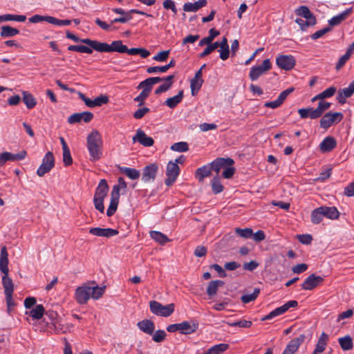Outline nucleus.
Segmentation results:
<instances>
[{"label":"nucleus","instance_id":"ea45409f","mask_svg":"<svg viewBox=\"0 0 354 354\" xmlns=\"http://www.w3.org/2000/svg\"><path fill=\"white\" fill-rule=\"evenodd\" d=\"M328 335L323 332L319 337L318 342L316 344L315 352L323 353L327 345Z\"/></svg>","mask_w":354,"mask_h":354},{"label":"nucleus","instance_id":"412c9836","mask_svg":"<svg viewBox=\"0 0 354 354\" xmlns=\"http://www.w3.org/2000/svg\"><path fill=\"white\" fill-rule=\"evenodd\" d=\"M93 118V114L89 111H84L82 113H75L72 114L68 118V122L69 124H75L77 122H80L81 121H84L86 123H88L91 121Z\"/></svg>","mask_w":354,"mask_h":354},{"label":"nucleus","instance_id":"aec40b11","mask_svg":"<svg viewBox=\"0 0 354 354\" xmlns=\"http://www.w3.org/2000/svg\"><path fill=\"white\" fill-rule=\"evenodd\" d=\"M89 233L100 237L110 238L119 234L118 230L112 228L91 227Z\"/></svg>","mask_w":354,"mask_h":354},{"label":"nucleus","instance_id":"4468645a","mask_svg":"<svg viewBox=\"0 0 354 354\" xmlns=\"http://www.w3.org/2000/svg\"><path fill=\"white\" fill-rule=\"evenodd\" d=\"M323 281L324 278L322 277L311 274L305 279L301 286L303 290H311L317 288Z\"/></svg>","mask_w":354,"mask_h":354},{"label":"nucleus","instance_id":"9d476101","mask_svg":"<svg viewBox=\"0 0 354 354\" xmlns=\"http://www.w3.org/2000/svg\"><path fill=\"white\" fill-rule=\"evenodd\" d=\"M271 68V63L269 59L263 60L261 65L254 66L251 68L249 77L251 80H257L261 75Z\"/></svg>","mask_w":354,"mask_h":354},{"label":"nucleus","instance_id":"5701e85b","mask_svg":"<svg viewBox=\"0 0 354 354\" xmlns=\"http://www.w3.org/2000/svg\"><path fill=\"white\" fill-rule=\"evenodd\" d=\"M295 14L308 20L310 24H316L317 19L310 9L306 6H301L295 10Z\"/></svg>","mask_w":354,"mask_h":354},{"label":"nucleus","instance_id":"603ef678","mask_svg":"<svg viewBox=\"0 0 354 354\" xmlns=\"http://www.w3.org/2000/svg\"><path fill=\"white\" fill-rule=\"evenodd\" d=\"M330 105L331 104L330 102L320 101L317 107L315 109V112L314 113H315V115H319V117H321L324 112L330 108Z\"/></svg>","mask_w":354,"mask_h":354},{"label":"nucleus","instance_id":"bf43d9fd","mask_svg":"<svg viewBox=\"0 0 354 354\" xmlns=\"http://www.w3.org/2000/svg\"><path fill=\"white\" fill-rule=\"evenodd\" d=\"M208 46L204 49V50L200 54V57H204L209 55L212 51L218 48V41L213 44H207Z\"/></svg>","mask_w":354,"mask_h":354},{"label":"nucleus","instance_id":"5fc2aeb1","mask_svg":"<svg viewBox=\"0 0 354 354\" xmlns=\"http://www.w3.org/2000/svg\"><path fill=\"white\" fill-rule=\"evenodd\" d=\"M235 232L241 237L245 238V239H249L251 238L253 235V231L251 228L247 227L244 229L241 228H236Z\"/></svg>","mask_w":354,"mask_h":354},{"label":"nucleus","instance_id":"9b49d317","mask_svg":"<svg viewBox=\"0 0 354 354\" xmlns=\"http://www.w3.org/2000/svg\"><path fill=\"white\" fill-rule=\"evenodd\" d=\"M276 64L281 69L290 71L295 66L296 60L291 55H279L276 58Z\"/></svg>","mask_w":354,"mask_h":354},{"label":"nucleus","instance_id":"680f3d73","mask_svg":"<svg viewBox=\"0 0 354 354\" xmlns=\"http://www.w3.org/2000/svg\"><path fill=\"white\" fill-rule=\"evenodd\" d=\"M150 93H149V89H143L142 92L134 99V101L139 102V105H142L144 101L148 97Z\"/></svg>","mask_w":354,"mask_h":354},{"label":"nucleus","instance_id":"13d9d810","mask_svg":"<svg viewBox=\"0 0 354 354\" xmlns=\"http://www.w3.org/2000/svg\"><path fill=\"white\" fill-rule=\"evenodd\" d=\"M230 326H239L241 328H250L252 325V322L251 321H248L245 319H241L237 322L227 323Z\"/></svg>","mask_w":354,"mask_h":354},{"label":"nucleus","instance_id":"a18cd8bd","mask_svg":"<svg viewBox=\"0 0 354 354\" xmlns=\"http://www.w3.org/2000/svg\"><path fill=\"white\" fill-rule=\"evenodd\" d=\"M260 288H255L252 294H245L241 297V301L243 304H248L252 301H254L260 293Z\"/></svg>","mask_w":354,"mask_h":354},{"label":"nucleus","instance_id":"4c0bfd02","mask_svg":"<svg viewBox=\"0 0 354 354\" xmlns=\"http://www.w3.org/2000/svg\"><path fill=\"white\" fill-rule=\"evenodd\" d=\"M119 169L121 173L125 174L132 180L138 179L140 176V171L134 168L121 167Z\"/></svg>","mask_w":354,"mask_h":354},{"label":"nucleus","instance_id":"6e6552de","mask_svg":"<svg viewBox=\"0 0 354 354\" xmlns=\"http://www.w3.org/2000/svg\"><path fill=\"white\" fill-rule=\"evenodd\" d=\"M344 115L340 112H328L324 114L320 120V127L328 129L333 124L339 123L343 119Z\"/></svg>","mask_w":354,"mask_h":354},{"label":"nucleus","instance_id":"2eb2a0df","mask_svg":"<svg viewBox=\"0 0 354 354\" xmlns=\"http://www.w3.org/2000/svg\"><path fill=\"white\" fill-rule=\"evenodd\" d=\"M27 153L25 150L21 151L18 153H12L10 152H3L0 154V167L3 166L7 161H18L24 160Z\"/></svg>","mask_w":354,"mask_h":354},{"label":"nucleus","instance_id":"ddd939ff","mask_svg":"<svg viewBox=\"0 0 354 354\" xmlns=\"http://www.w3.org/2000/svg\"><path fill=\"white\" fill-rule=\"evenodd\" d=\"M158 169V167L155 163L145 166L142 170V180L145 183L154 181Z\"/></svg>","mask_w":354,"mask_h":354},{"label":"nucleus","instance_id":"39448f33","mask_svg":"<svg viewBox=\"0 0 354 354\" xmlns=\"http://www.w3.org/2000/svg\"><path fill=\"white\" fill-rule=\"evenodd\" d=\"M109 191V186L105 179L100 180L94 195L93 202L96 209L103 213L104 211V199Z\"/></svg>","mask_w":354,"mask_h":354},{"label":"nucleus","instance_id":"bb28decb","mask_svg":"<svg viewBox=\"0 0 354 354\" xmlns=\"http://www.w3.org/2000/svg\"><path fill=\"white\" fill-rule=\"evenodd\" d=\"M212 167L209 164L198 168L195 171V177L199 182H203L204 179L212 174Z\"/></svg>","mask_w":354,"mask_h":354},{"label":"nucleus","instance_id":"0eeeda50","mask_svg":"<svg viewBox=\"0 0 354 354\" xmlns=\"http://www.w3.org/2000/svg\"><path fill=\"white\" fill-rule=\"evenodd\" d=\"M55 166V158L51 151H48L42 160L41 165L37 170V174L39 177L44 176L48 173Z\"/></svg>","mask_w":354,"mask_h":354},{"label":"nucleus","instance_id":"69168bd1","mask_svg":"<svg viewBox=\"0 0 354 354\" xmlns=\"http://www.w3.org/2000/svg\"><path fill=\"white\" fill-rule=\"evenodd\" d=\"M337 91L336 87L335 86H330L326 90H324L323 92L319 93V97H322L324 99L333 96Z\"/></svg>","mask_w":354,"mask_h":354},{"label":"nucleus","instance_id":"052dcab7","mask_svg":"<svg viewBox=\"0 0 354 354\" xmlns=\"http://www.w3.org/2000/svg\"><path fill=\"white\" fill-rule=\"evenodd\" d=\"M344 20V15H337L334 16L328 21L330 27L335 26L340 24Z\"/></svg>","mask_w":354,"mask_h":354},{"label":"nucleus","instance_id":"49530a36","mask_svg":"<svg viewBox=\"0 0 354 354\" xmlns=\"http://www.w3.org/2000/svg\"><path fill=\"white\" fill-rule=\"evenodd\" d=\"M219 35V31L216 30V29L214 28H211L209 30V36L207 37H204L200 41H199V46H203L204 45H206V44H209L212 43V41H213V39Z\"/></svg>","mask_w":354,"mask_h":354},{"label":"nucleus","instance_id":"338daca9","mask_svg":"<svg viewBox=\"0 0 354 354\" xmlns=\"http://www.w3.org/2000/svg\"><path fill=\"white\" fill-rule=\"evenodd\" d=\"M63 162L66 167L69 166L73 163V158L69 149L66 151H63Z\"/></svg>","mask_w":354,"mask_h":354},{"label":"nucleus","instance_id":"cd10ccee","mask_svg":"<svg viewBox=\"0 0 354 354\" xmlns=\"http://www.w3.org/2000/svg\"><path fill=\"white\" fill-rule=\"evenodd\" d=\"M207 3V0H198L194 3H185L183 5V10L185 12H196L201 8L205 7Z\"/></svg>","mask_w":354,"mask_h":354},{"label":"nucleus","instance_id":"2f4dec72","mask_svg":"<svg viewBox=\"0 0 354 354\" xmlns=\"http://www.w3.org/2000/svg\"><path fill=\"white\" fill-rule=\"evenodd\" d=\"M229 348L227 344H218L207 349L203 354H222Z\"/></svg>","mask_w":354,"mask_h":354},{"label":"nucleus","instance_id":"864d4df0","mask_svg":"<svg viewBox=\"0 0 354 354\" xmlns=\"http://www.w3.org/2000/svg\"><path fill=\"white\" fill-rule=\"evenodd\" d=\"M51 16H41L39 15H35L29 18V21L30 23L36 24L41 21H46L49 24H51Z\"/></svg>","mask_w":354,"mask_h":354},{"label":"nucleus","instance_id":"4d7b16f0","mask_svg":"<svg viewBox=\"0 0 354 354\" xmlns=\"http://www.w3.org/2000/svg\"><path fill=\"white\" fill-rule=\"evenodd\" d=\"M167 336V333L163 330H158L155 332L152 337V339L157 343L163 342Z\"/></svg>","mask_w":354,"mask_h":354},{"label":"nucleus","instance_id":"a211bd4d","mask_svg":"<svg viewBox=\"0 0 354 354\" xmlns=\"http://www.w3.org/2000/svg\"><path fill=\"white\" fill-rule=\"evenodd\" d=\"M306 335L301 334L298 337L291 339L282 354H294L299 348V346L304 342Z\"/></svg>","mask_w":354,"mask_h":354},{"label":"nucleus","instance_id":"f8f14e48","mask_svg":"<svg viewBox=\"0 0 354 354\" xmlns=\"http://www.w3.org/2000/svg\"><path fill=\"white\" fill-rule=\"evenodd\" d=\"M298 302L295 300H290L286 302L283 306L275 308L274 310L271 311L268 315L263 317L261 320L265 321L267 319H271L274 317L281 315L285 313L290 308H295L297 306Z\"/></svg>","mask_w":354,"mask_h":354},{"label":"nucleus","instance_id":"c85d7f7f","mask_svg":"<svg viewBox=\"0 0 354 354\" xmlns=\"http://www.w3.org/2000/svg\"><path fill=\"white\" fill-rule=\"evenodd\" d=\"M319 209L322 210L324 216L328 218L334 220L337 219L339 216V212L335 207L321 206Z\"/></svg>","mask_w":354,"mask_h":354},{"label":"nucleus","instance_id":"a19ab883","mask_svg":"<svg viewBox=\"0 0 354 354\" xmlns=\"http://www.w3.org/2000/svg\"><path fill=\"white\" fill-rule=\"evenodd\" d=\"M212 190L214 194H217L223 191V186L221 184V179L218 175L213 177L211 183Z\"/></svg>","mask_w":354,"mask_h":354},{"label":"nucleus","instance_id":"c9c22d12","mask_svg":"<svg viewBox=\"0 0 354 354\" xmlns=\"http://www.w3.org/2000/svg\"><path fill=\"white\" fill-rule=\"evenodd\" d=\"M23 101L28 109H33L37 104L35 97L28 91H23Z\"/></svg>","mask_w":354,"mask_h":354},{"label":"nucleus","instance_id":"c756f323","mask_svg":"<svg viewBox=\"0 0 354 354\" xmlns=\"http://www.w3.org/2000/svg\"><path fill=\"white\" fill-rule=\"evenodd\" d=\"M174 75H170L165 77V83L160 85L156 90L155 94L159 95L168 91L174 83Z\"/></svg>","mask_w":354,"mask_h":354},{"label":"nucleus","instance_id":"7ed1b4c3","mask_svg":"<svg viewBox=\"0 0 354 354\" xmlns=\"http://www.w3.org/2000/svg\"><path fill=\"white\" fill-rule=\"evenodd\" d=\"M82 43L88 45V46L83 45H71L68 47L70 51H76L79 53H84L91 54L93 49L100 53H109V44L104 42H100L97 40H92L90 39H84Z\"/></svg>","mask_w":354,"mask_h":354},{"label":"nucleus","instance_id":"de8ad7c7","mask_svg":"<svg viewBox=\"0 0 354 354\" xmlns=\"http://www.w3.org/2000/svg\"><path fill=\"white\" fill-rule=\"evenodd\" d=\"M203 83V80L194 77L191 80V91L192 95H195L201 89Z\"/></svg>","mask_w":354,"mask_h":354},{"label":"nucleus","instance_id":"4be33fe9","mask_svg":"<svg viewBox=\"0 0 354 354\" xmlns=\"http://www.w3.org/2000/svg\"><path fill=\"white\" fill-rule=\"evenodd\" d=\"M353 93L354 80L349 84L348 87L339 89L337 100L340 104H344L346 102V99L351 97Z\"/></svg>","mask_w":354,"mask_h":354},{"label":"nucleus","instance_id":"0e129e2a","mask_svg":"<svg viewBox=\"0 0 354 354\" xmlns=\"http://www.w3.org/2000/svg\"><path fill=\"white\" fill-rule=\"evenodd\" d=\"M169 52V50L160 51L153 57V59L157 62H165L168 58Z\"/></svg>","mask_w":354,"mask_h":354},{"label":"nucleus","instance_id":"37998d69","mask_svg":"<svg viewBox=\"0 0 354 354\" xmlns=\"http://www.w3.org/2000/svg\"><path fill=\"white\" fill-rule=\"evenodd\" d=\"M26 17L25 15H17L10 14L0 15V23L8 21H16L19 22H24L26 21Z\"/></svg>","mask_w":354,"mask_h":354},{"label":"nucleus","instance_id":"473e14b6","mask_svg":"<svg viewBox=\"0 0 354 354\" xmlns=\"http://www.w3.org/2000/svg\"><path fill=\"white\" fill-rule=\"evenodd\" d=\"M19 33V30L10 26H3L1 28L0 35L3 38L14 37Z\"/></svg>","mask_w":354,"mask_h":354},{"label":"nucleus","instance_id":"774afa93","mask_svg":"<svg viewBox=\"0 0 354 354\" xmlns=\"http://www.w3.org/2000/svg\"><path fill=\"white\" fill-rule=\"evenodd\" d=\"M207 249L203 245L197 246L194 252V254L197 257H203L207 254Z\"/></svg>","mask_w":354,"mask_h":354},{"label":"nucleus","instance_id":"a878e982","mask_svg":"<svg viewBox=\"0 0 354 354\" xmlns=\"http://www.w3.org/2000/svg\"><path fill=\"white\" fill-rule=\"evenodd\" d=\"M138 328L148 335H152L155 330L154 323L150 319H143L137 323Z\"/></svg>","mask_w":354,"mask_h":354},{"label":"nucleus","instance_id":"8fccbe9b","mask_svg":"<svg viewBox=\"0 0 354 354\" xmlns=\"http://www.w3.org/2000/svg\"><path fill=\"white\" fill-rule=\"evenodd\" d=\"M324 218L322 210L319 207L315 209L311 213V222L314 224L319 223Z\"/></svg>","mask_w":354,"mask_h":354},{"label":"nucleus","instance_id":"f3484780","mask_svg":"<svg viewBox=\"0 0 354 354\" xmlns=\"http://www.w3.org/2000/svg\"><path fill=\"white\" fill-rule=\"evenodd\" d=\"M234 163L233 159L230 158H218L209 163V165L212 167V170L216 171V175H218L221 169H224L227 166H232Z\"/></svg>","mask_w":354,"mask_h":354},{"label":"nucleus","instance_id":"423d86ee","mask_svg":"<svg viewBox=\"0 0 354 354\" xmlns=\"http://www.w3.org/2000/svg\"><path fill=\"white\" fill-rule=\"evenodd\" d=\"M174 308L175 306L174 304L163 306L157 301L153 300L149 301V308L151 312L158 316L167 317L174 313Z\"/></svg>","mask_w":354,"mask_h":354},{"label":"nucleus","instance_id":"6e6d98bb","mask_svg":"<svg viewBox=\"0 0 354 354\" xmlns=\"http://www.w3.org/2000/svg\"><path fill=\"white\" fill-rule=\"evenodd\" d=\"M109 102V97L106 95H100L94 100H93V107L101 106Z\"/></svg>","mask_w":354,"mask_h":354},{"label":"nucleus","instance_id":"393cba45","mask_svg":"<svg viewBox=\"0 0 354 354\" xmlns=\"http://www.w3.org/2000/svg\"><path fill=\"white\" fill-rule=\"evenodd\" d=\"M337 142L333 137L328 136L325 138L319 144V149L322 152H329L335 148Z\"/></svg>","mask_w":354,"mask_h":354},{"label":"nucleus","instance_id":"3c124183","mask_svg":"<svg viewBox=\"0 0 354 354\" xmlns=\"http://www.w3.org/2000/svg\"><path fill=\"white\" fill-rule=\"evenodd\" d=\"M171 149L178 152H185L189 150V145L186 142H179L173 144Z\"/></svg>","mask_w":354,"mask_h":354},{"label":"nucleus","instance_id":"f03ea898","mask_svg":"<svg viewBox=\"0 0 354 354\" xmlns=\"http://www.w3.org/2000/svg\"><path fill=\"white\" fill-rule=\"evenodd\" d=\"M86 147L90 156V160L95 162L102 156V139L97 130H93L86 138Z\"/></svg>","mask_w":354,"mask_h":354},{"label":"nucleus","instance_id":"58836bf2","mask_svg":"<svg viewBox=\"0 0 354 354\" xmlns=\"http://www.w3.org/2000/svg\"><path fill=\"white\" fill-rule=\"evenodd\" d=\"M109 53L117 52L120 53H125L127 50V46L124 45L121 40L112 41V43L109 44Z\"/></svg>","mask_w":354,"mask_h":354},{"label":"nucleus","instance_id":"09e8293b","mask_svg":"<svg viewBox=\"0 0 354 354\" xmlns=\"http://www.w3.org/2000/svg\"><path fill=\"white\" fill-rule=\"evenodd\" d=\"M105 287H99L98 286H95L93 287H90V293L91 297L94 299H100L104 292Z\"/></svg>","mask_w":354,"mask_h":354},{"label":"nucleus","instance_id":"6ab92c4d","mask_svg":"<svg viewBox=\"0 0 354 354\" xmlns=\"http://www.w3.org/2000/svg\"><path fill=\"white\" fill-rule=\"evenodd\" d=\"M133 142H138L144 147H151L154 144L153 139L148 136L144 131L139 129L136 131V135L133 137Z\"/></svg>","mask_w":354,"mask_h":354},{"label":"nucleus","instance_id":"1a4fd4ad","mask_svg":"<svg viewBox=\"0 0 354 354\" xmlns=\"http://www.w3.org/2000/svg\"><path fill=\"white\" fill-rule=\"evenodd\" d=\"M180 174V167L176 162L169 161L167 166L166 176L165 183L169 187L174 184Z\"/></svg>","mask_w":354,"mask_h":354},{"label":"nucleus","instance_id":"f704fd0d","mask_svg":"<svg viewBox=\"0 0 354 354\" xmlns=\"http://www.w3.org/2000/svg\"><path fill=\"white\" fill-rule=\"evenodd\" d=\"M224 285V281L221 280H214L211 281L209 283V285L207 288V294L209 297H212L215 295L217 292L218 287L223 286Z\"/></svg>","mask_w":354,"mask_h":354},{"label":"nucleus","instance_id":"dca6fc26","mask_svg":"<svg viewBox=\"0 0 354 354\" xmlns=\"http://www.w3.org/2000/svg\"><path fill=\"white\" fill-rule=\"evenodd\" d=\"M91 297L90 286L84 285L75 290V299L78 304H84Z\"/></svg>","mask_w":354,"mask_h":354},{"label":"nucleus","instance_id":"7c9ffc66","mask_svg":"<svg viewBox=\"0 0 354 354\" xmlns=\"http://www.w3.org/2000/svg\"><path fill=\"white\" fill-rule=\"evenodd\" d=\"M183 98V91L180 90L176 95L167 99L165 102V104L170 109H174L179 103L182 102Z\"/></svg>","mask_w":354,"mask_h":354},{"label":"nucleus","instance_id":"20e7f679","mask_svg":"<svg viewBox=\"0 0 354 354\" xmlns=\"http://www.w3.org/2000/svg\"><path fill=\"white\" fill-rule=\"evenodd\" d=\"M127 183L122 177L118 178V185H115L113 187V189L111 193V201L109 206L106 210L107 216H113L117 210L118 205L120 199V190L121 189H127Z\"/></svg>","mask_w":354,"mask_h":354},{"label":"nucleus","instance_id":"e2e57ef3","mask_svg":"<svg viewBox=\"0 0 354 354\" xmlns=\"http://www.w3.org/2000/svg\"><path fill=\"white\" fill-rule=\"evenodd\" d=\"M331 30H332V28L330 26L325 27V28H322V30H317L315 33H313L311 35V38L313 40H316V39L322 37V36H324L327 32H330Z\"/></svg>","mask_w":354,"mask_h":354},{"label":"nucleus","instance_id":"f257e3e1","mask_svg":"<svg viewBox=\"0 0 354 354\" xmlns=\"http://www.w3.org/2000/svg\"><path fill=\"white\" fill-rule=\"evenodd\" d=\"M8 253L6 246L1 249L0 254V270L3 274L2 277V285L4 289L6 301L7 305V312L10 314L13 308L16 306L12 295L14 292V284L12 280L8 277Z\"/></svg>","mask_w":354,"mask_h":354},{"label":"nucleus","instance_id":"79ce46f5","mask_svg":"<svg viewBox=\"0 0 354 354\" xmlns=\"http://www.w3.org/2000/svg\"><path fill=\"white\" fill-rule=\"evenodd\" d=\"M150 236L157 243L164 245L167 243L169 239L168 237L160 232L151 231L150 232Z\"/></svg>","mask_w":354,"mask_h":354},{"label":"nucleus","instance_id":"b1692460","mask_svg":"<svg viewBox=\"0 0 354 354\" xmlns=\"http://www.w3.org/2000/svg\"><path fill=\"white\" fill-rule=\"evenodd\" d=\"M180 332L182 334L189 335L194 333L198 328V323L195 321H185L179 323Z\"/></svg>","mask_w":354,"mask_h":354},{"label":"nucleus","instance_id":"c03bdc74","mask_svg":"<svg viewBox=\"0 0 354 354\" xmlns=\"http://www.w3.org/2000/svg\"><path fill=\"white\" fill-rule=\"evenodd\" d=\"M338 342L344 351L351 350L353 346L352 338L349 335L339 338Z\"/></svg>","mask_w":354,"mask_h":354},{"label":"nucleus","instance_id":"e433bc0d","mask_svg":"<svg viewBox=\"0 0 354 354\" xmlns=\"http://www.w3.org/2000/svg\"><path fill=\"white\" fill-rule=\"evenodd\" d=\"M45 313V308L41 304L36 305L35 308L26 314L29 315L34 319H40Z\"/></svg>","mask_w":354,"mask_h":354},{"label":"nucleus","instance_id":"72a5a7b5","mask_svg":"<svg viewBox=\"0 0 354 354\" xmlns=\"http://www.w3.org/2000/svg\"><path fill=\"white\" fill-rule=\"evenodd\" d=\"M315 109L313 107L303 108L298 110V113L301 118L306 119L310 118V119H317L319 118V115L314 113Z\"/></svg>","mask_w":354,"mask_h":354}]
</instances>
